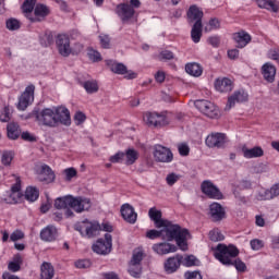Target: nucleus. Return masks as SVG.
Masks as SVG:
<instances>
[{
    "instance_id": "obj_37",
    "label": "nucleus",
    "mask_w": 279,
    "mask_h": 279,
    "mask_svg": "<svg viewBox=\"0 0 279 279\" xmlns=\"http://www.w3.org/2000/svg\"><path fill=\"white\" fill-rule=\"evenodd\" d=\"M24 197L27 202H36L40 197V192L34 186H29L26 189Z\"/></svg>"
},
{
    "instance_id": "obj_44",
    "label": "nucleus",
    "mask_w": 279,
    "mask_h": 279,
    "mask_svg": "<svg viewBox=\"0 0 279 279\" xmlns=\"http://www.w3.org/2000/svg\"><path fill=\"white\" fill-rule=\"evenodd\" d=\"M83 87L85 88L86 93H89V94L97 93V90H99L97 83H95L93 81L84 82Z\"/></svg>"
},
{
    "instance_id": "obj_40",
    "label": "nucleus",
    "mask_w": 279,
    "mask_h": 279,
    "mask_svg": "<svg viewBox=\"0 0 279 279\" xmlns=\"http://www.w3.org/2000/svg\"><path fill=\"white\" fill-rule=\"evenodd\" d=\"M143 119H144V123H146V125L157 128L156 112H150V111L145 112Z\"/></svg>"
},
{
    "instance_id": "obj_52",
    "label": "nucleus",
    "mask_w": 279,
    "mask_h": 279,
    "mask_svg": "<svg viewBox=\"0 0 279 279\" xmlns=\"http://www.w3.org/2000/svg\"><path fill=\"white\" fill-rule=\"evenodd\" d=\"M181 175L180 174H175V173H169L166 177V182L168 184V186H173V184H175V182H178L180 180Z\"/></svg>"
},
{
    "instance_id": "obj_48",
    "label": "nucleus",
    "mask_w": 279,
    "mask_h": 279,
    "mask_svg": "<svg viewBox=\"0 0 279 279\" xmlns=\"http://www.w3.org/2000/svg\"><path fill=\"white\" fill-rule=\"evenodd\" d=\"M221 27V22L217 20V17H214L209 20L208 25L205 26V32H213V29H219Z\"/></svg>"
},
{
    "instance_id": "obj_39",
    "label": "nucleus",
    "mask_w": 279,
    "mask_h": 279,
    "mask_svg": "<svg viewBox=\"0 0 279 279\" xmlns=\"http://www.w3.org/2000/svg\"><path fill=\"white\" fill-rule=\"evenodd\" d=\"M255 197H256V199H258V202H265L267 199H274V197L271 195V191L266 190V189H259Z\"/></svg>"
},
{
    "instance_id": "obj_43",
    "label": "nucleus",
    "mask_w": 279,
    "mask_h": 279,
    "mask_svg": "<svg viewBox=\"0 0 279 279\" xmlns=\"http://www.w3.org/2000/svg\"><path fill=\"white\" fill-rule=\"evenodd\" d=\"M87 56L92 62H101V53L93 48L87 49Z\"/></svg>"
},
{
    "instance_id": "obj_41",
    "label": "nucleus",
    "mask_w": 279,
    "mask_h": 279,
    "mask_svg": "<svg viewBox=\"0 0 279 279\" xmlns=\"http://www.w3.org/2000/svg\"><path fill=\"white\" fill-rule=\"evenodd\" d=\"M181 265L184 267H195L197 265V257L194 255L182 256Z\"/></svg>"
},
{
    "instance_id": "obj_49",
    "label": "nucleus",
    "mask_w": 279,
    "mask_h": 279,
    "mask_svg": "<svg viewBox=\"0 0 279 279\" xmlns=\"http://www.w3.org/2000/svg\"><path fill=\"white\" fill-rule=\"evenodd\" d=\"M53 44V35H51L50 33H46L40 37V45H43V47H49V45Z\"/></svg>"
},
{
    "instance_id": "obj_22",
    "label": "nucleus",
    "mask_w": 279,
    "mask_h": 279,
    "mask_svg": "<svg viewBox=\"0 0 279 279\" xmlns=\"http://www.w3.org/2000/svg\"><path fill=\"white\" fill-rule=\"evenodd\" d=\"M40 239L46 243H52V241H56V239H58V229L53 225L45 227L40 231Z\"/></svg>"
},
{
    "instance_id": "obj_42",
    "label": "nucleus",
    "mask_w": 279,
    "mask_h": 279,
    "mask_svg": "<svg viewBox=\"0 0 279 279\" xmlns=\"http://www.w3.org/2000/svg\"><path fill=\"white\" fill-rule=\"evenodd\" d=\"M13 159L14 155L12 154V151H3L1 155V163L4 165V167H10Z\"/></svg>"
},
{
    "instance_id": "obj_7",
    "label": "nucleus",
    "mask_w": 279,
    "mask_h": 279,
    "mask_svg": "<svg viewBox=\"0 0 279 279\" xmlns=\"http://www.w3.org/2000/svg\"><path fill=\"white\" fill-rule=\"evenodd\" d=\"M145 256V253H143L142 250H135L133 252V256L129 264V274L133 278H141V274L143 271V266L141 263H143V258Z\"/></svg>"
},
{
    "instance_id": "obj_63",
    "label": "nucleus",
    "mask_w": 279,
    "mask_h": 279,
    "mask_svg": "<svg viewBox=\"0 0 279 279\" xmlns=\"http://www.w3.org/2000/svg\"><path fill=\"white\" fill-rule=\"evenodd\" d=\"M178 149L180 156H189V151H191V148H189V145L186 144H179Z\"/></svg>"
},
{
    "instance_id": "obj_6",
    "label": "nucleus",
    "mask_w": 279,
    "mask_h": 279,
    "mask_svg": "<svg viewBox=\"0 0 279 279\" xmlns=\"http://www.w3.org/2000/svg\"><path fill=\"white\" fill-rule=\"evenodd\" d=\"M38 125H45L46 128H56V109L45 108L41 111L35 113Z\"/></svg>"
},
{
    "instance_id": "obj_5",
    "label": "nucleus",
    "mask_w": 279,
    "mask_h": 279,
    "mask_svg": "<svg viewBox=\"0 0 279 279\" xmlns=\"http://www.w3.org/2000/svg\"><path fill=\"white\" fill-rule=\"evenodd\" d=\"M141 8V0H130L129 2H123L117 5L116 12L122 23H130L136 11L134 9Z\"/></svg>"
},
{
    "instance_id": "obj_45",
    "label": "nucleus",
    "mask_w": 279,
    "mask_h": 279,
    "mask_svg": "<svg viewBox=\"0 0 279 279\" xmlns=\"http://www.w3.org/2000/svg\"><path fill=\"white\" fill-rule=\"evenodd\" d=\"M156 122H157V128H165V125H169V119L165 113H158L156 112Z\"/></svg>"
},
{
    "instance_id": "obj_18",
    "label": "nucleus",
    "mask_w": 279,
    "mask_h": 279,
    "mask_svg": "<svg viewBox=\"0 0 279 279\" xmlns=\"http://www.w3.org/2000/svg\"><path fill=\"white\" fill-rule=\"evenodd\" d=\"M121 217L126 221V223H131L134 226L136 223V220L138 219V214L134 210L132 205L130 204H123L120 209Z\"/></svg>"
},
{
    "instance_id": "obj_36",
    "label": "nucleus",
    "mask_w": 279,
    "mask_h": 279,
    "mask_svg": "<svg viewBox=\"0 0 279 279\" xmlns=\"http://www.w3.org/2000/svg\"><path fill=\"white\" fill-rule=\"evenodd\" d=\"M202 23H194L191 31V38L193 43H199L202 40Z\"/></svg>"
},
{
    "instance_id": "obj_21",
    "label": "nucleus",
    "mask_w": 279,
    "mask_h": 279,
    "mask_svg": "<svg viewBox=\"0 0 279 279\" xmlns=\"http://www.w3.org/2000/svg\"><path fill=\"white\" fill-rule=\"evenodd\" d=\"M112 73H117L118 75H125L126 80H136L137 74L136 72L130 70L128 71V66L123 63H112L110 66Z\"/></svg>"
},
{
    "instance_id": "obj_8",
    "label": "nucleus",
    "mask_w": 279,
    "mask_h": 279,
    "mask_svg": "<svg viewBox=\"0 0 279 279\" xmlns=\"http://www.w3.org/2000/svg\"><path fill=\"white\" fill-rule=\"evenodd\" d=\"M194 106L199 112L205 114V117H208L209 119H219V108L215 106V104L208 100H196Z\"/></svg>"
},
{
    "instance_id": "obj_9",
    "label": "nucleus",
    "mask_w": 279,
    "mask_h": 279,
    "mask_svg": "<svg viewBox=\"0 0 279 279\" xmlns=\"http://www.w3.org/2000/svg\"><path fill=\"white\" fill-rule=\"evenodd\" d=\"M201 190L204 195L209 197V199H223V193L210 180H205L201 184Z\"/></svg>"
},
{
    "instance_id": "obj_47",
    "label": "nucleus",
    "mask_w": 279,
    "mask_h": 279,
    "mask_svg": "<svg viewBox=\"0 0 279 279\" xmlns=\"http://www.w3.org/2000/svg\"><path fill=\"white\" fill-rule=\"evenodd\" d=\"M209 239L210 241L214 242H219V241H223V239H226L222 234L221 231L219 229H214L209 232Z\"/></svg>"
},
{
    "instance_id": "obj_35",
    "label": "nucleus",
    "mask_w": 279,
    "mask_h": 279,
    "mask_svg": "<svg viewBox=\"0 0 279 279\" xmlns=\"http://www.w3.org/2000/svg\"><path fill=\"white\" fill-rule=\"evenodd\" d=\"M185 71L186 73H189V75H192L193 77H199L202 73H204L202 65H199L198 63H187L185 65Z\"/></svg>"
},
{
    "instance_id": "obj_56",
    "label": "nucleus",
    "mask_w": 279,
    "mask_h": 279,
    "mask_svg": "<svg viewBox=\"0 0 279 279\" xmlns=\"http://www.w3.org/2000/svg\"><path fill=\"white\" fill-rule=\"evenodd\" d=\"M75 267L77 269H88V267H90V260L80 259V260L75 262Z\"/></svg>"
},
{
    "instance_id": "obj_15",
    "label": "nucleus",
    "mask_w": 279,
    "mask_h": 279,
    "mask_svg": "<svg viewBox=\"0 0 279 279\" xmlns=\"http://www.w3.org/2000/svg\"><path fill=\"white\" fill-rule=\"evenodd\" d=\"M151 250L155 254H158V256H166L167 254H174V252H178V246L169 242H161L154 244Z\"/></svg>"
},
{
    "instance_id": "obj_38",
    "label": "nucleus",
    "mask_w": 279,
    "mask_h": 279,
    "mask_svg": "<svg viewBox=\"0 0 279 279\" xmlns=\"http://www.w3.org/2000/svg\"><path fill=\"white\" fill-rule=\"evenodd\" d=\"M34 8H36V0H25L22 10L26 14V19H29L32 16V12H34Z\"/></svg>"
},
{
    "instance_id": "obj_33",
    "label": "nucleus",
    "mask_w": 279,
    "mask_h": 279,
    "mask_svg": "<svg viewBox=\"0 0 279 279\" xmlns=\"http://www.w3.org/2000/svg\"><path fill=\"white\" fill-rule=\"evenodd\" d=\"M7 134L11 141H16L21 136V126L19 123L11 122L7 126Z\"/></svg>"
},
{
    "instance_id": "obj_51",
    "label": "nucleus",
    "mask_w": 279,
    "mask_h": 279,
    "mask_svg": "<svg viewBox=\"0 0 279 279\" xmlns=\"http://www.w3.org/2000/svg\"><path fill=\"white\" fill-rule=\"evenodd\" d=\"M10 114H11V110L10 107H4L0 113V121L2 123H8V121H10Z\"/></svg>"
},
{
    "instance_id": "obj_53",
    "label": "nucleus",
    "mask_w": 279,
    "mask_h": 279,
    "mask_svg": "<svg viewBox=\"0 0 279 279\" xmlns=\"http://www.w3.org/2000/svg\"><path fill=\"white\" fill-rule=\"evenodd\" d=\"M123 156H124L123 151H119L116 155L111 156L109 160L110 162H113V163L120 162L121 165H124Z\"/></svg>"
},
{
    "instance_id": "obj_10",
    "label": "nucleus",
    "mask_w": 279,
    "mask_h": 279,
    "mask_svg": "<svg viewBox=\"0 0 279 279\" xmlns=\"http://www.w3.org/2000/svg\"><path fill=\"white\" fill-rule=\"evenodd\" d=\"M57 49L63 58L71 56V38L66 34H59L56 39Z\"/></svg>"
},
{
    "instance_id": "obj_50",
    "label": "nucleus",
    "mask_w": 279,
    "mask_h": 279,
    "mask_svg": "<svg viewBox=\"0 0 279 279\" xmlns=\"http://www.w3.org/2000/svg\"><path fill=\"white\" fill-rule=\"evenodd\" d=\"M63 173L65 175L66 182H71L73 178L77 177V170H75V168H66L63 170Z\"/></svg>"
},
{
    "instance_id": "obj_20",
    "label": "nucleus",
    "mask_w": 279,
    "mask_h": 279,
    "mask_svg": "<svg viewBox=\"0 0 279 279\" xmlns=\"http://www.w3.org/2000/svg\"><path fill=\"white\" fill-rule=\"evenodd\" d=\"M37 180L46 184H51L56 180V173L51 170V167L43 165L37 173Z\"/></svg>"
},
{
    "instance_id": "obj_58",
    "label": "nucleus",
    "mask_w": 279,
    "mask_h": 279,
    "mask_svg": "<svg viewBox=\"0 0 279 279\" xmlns=\"http://www.w3.org/2000/svg\"><path fill=\"white\" fill-rule=\"evenodd\" d=\"M74 121L77 125H82V123L86 121V114H84L82 111H77L74 116Z\"/></svg>"
},
{
    "instance_id": "obj_26",
    "label": "nucleus",
    "mask_w": 279,
    "mask_h": 279,
    "mask_svg": "<svg viewBox=\"0 0 279 279\" xmlns=\"http://www.w3.org/2000/svg\"><path fill=\"white\" fill-rule=\"evenodd\" d=\"M242 154L244 156V158H260L262 156H264L265 151L263 150V148H260V146H255L253 148H247L246 146L242 147Z\"/></svg>"
},
{
    "instance_id": "obj_34",
    "label": "nucleus",
    "mask_w": 279,
    "mask_h": 279,
    "mask_svg": "<svg viewBox=\"0 0 279 279\" xmlns=\"http://www.w3.org/2000/svg\"><path fill=\"white\" fill-rule=\"evenodd\" d=\"M92 251L100 256H106V240L104 238L98 239L92 245Z\"/></svg>"
},
{
    "instance_id": "obj_54",
    "label": "nucleus",
    "mask_w": 279,
    "mask_h": 279,
    "mask_svg": "<svg viewBox=\"0 0 279 279\" xmlns=\"http://www.w3.org/2000/svg\"><path fill=\"white\" fill-rule=\"evenodd\" d=\"M159 236H161L162 239V229L160 231L153 229L146 232L147 239L154 240V239H159Z\"/></svg>"
},
{
    "instance_id": "obj_55",
    "label": "nucleus",
    "mask_w": 279,
    "mask_h": 279,
    "mask_svg": "<svg viewBox=\"0 0 279 279\" xmlns=\"http://www.w3.org/2000/svg\"><path fill=\"white\" fill-rule=\"evenodd\" d=\"M21 239H25V233L21 230H15L10 235V240L13 242L21 241Z\"/></svg>"
},
{
    "instance_id": "obj_31",
    "label": "nucleus",
    "mask_w": 279,
    "mask_h": 279,
    "mask_svg": "<svg viewBox=\"0 0 279 279\" xmlns=\"http://www.w3.org/2000/svg\"><path fill=\"white\" fill-rule=\"evenodd\" d=\"M40 271V279H53V276H56V270L51 263L44 262Z\"/></svg>"
},
{
    "instance_id": "obj_1",
    "label": "nucleus",
    "mask_w": 279,
    "mask_h": 279,
    "mask_svg": "<svg viewBox=\"0 0 279 279\" xmlns=\"http://www.w3.org/2000/svg\"><path fill=\"white\" fill-rule=\"evenodd\" d=\"M214 256L217 260H219V263L226 265L227 267L234 265L238 271H245L246 269L245 263L240 259H234L236 256H239V248L235 246L218 244L216 248H214Z\"/></svg>"
},
{
    "instance_id": "obj_29",
    "label": "nucleus",
    "mask_w": 279,
    "mask_h": 279,
    "mask_svg": "<svg viewBox=\"0 0 279 279\" xmlns=\"http://www.w3.org/2000/svg\"><path fill=\"white\" fill-rule=\"evenodd\" d=\"M262 74L266 82H274V80H276V66L271 63H265L262 68Z\"/></svg>"
},
{
    "instance_id": "obj_61",
    "label": "nucleus",
    "mask_w": 279,
    "mask_h": 279,
    "mask_svg": "<svg viewBox=\"0 0 279 279\" xmlns=\"http://www.w3.org/2000/svg\"><path fill=\"white\" fill-rule=\"evenodd\" d=\"M112 252V235L106 234V254H110Z\"/></svg>"
},
{
    "instance_id": "obj_3",
    "label": "nucleus",
    "mask_w": 279,
    "mask_h": 279,
    "mask_svg": "<svg viewBox=\"0 0 279 279\" xmlns=\"http://www.w3.org/2000/svg\"><path fill=\"white\" fill-rule=\"evenodd\" d=\"M90 198L84 196L66 195L54 201V208L62 210L63 208H72L74 213L82 214L90 210Z\"/></svg>"
},
{
    "instance_id": "obj_13",
    "label": "nucleus",
    "mask_w": 279,
    "mask_h": 279,
    "mask_svg": "<svg viewBox=\"0 0 279 279\" xmlns=\"http://www.w3.org/2000/svg\"><path fill=\"white\" fill-rule=\"evenodd\" d=\"M54 119L56 126L58 123L65 125L66 128L71 125V112L66 109V107H54Z\"/></svg>"
},
{
    "instance_id": "obj_28",
    "label": "nucleus",
    "mask_w": 279,
    "mask_h": 279,
    "mask_svg": "<svg viewBox=\"0 0 279 279\" xmlns=\"http://www.w3.org/2000/svg\"><path fill=\"white\" fill-rule=\"evenodd\" d=\"M216 90L219 93H230L233 88L232 81L230 78H218L215 83Z\"/></svg>"
},
{
    "instance_id": "obj_4",
    "label": "nucleus",
    "mask_w": 279,
    "mask_h": 279,
    "mask_svg": "<svg viewBox=\"0 0 279 279\" xmlns=\"http://www.w3.org/2000/svg\"><path fill=\"white\" fill-rule=\"evenodd\" d=\"M74 230L80 232L81 236L84 239H96L99 236L104 230H106V223H99L97 220L85 219L75 223Z\"/></svg>"
},
{
    "instance_id": "obj_19",
    "label": "nucleus",
    "mask_w": 279,
    "mask_h": 279,
    "mask_svg": "<svg viewBox=\"0 0 279 279\" xmlns=\"http://www.w3.org/2000/svg\"><path fill=\"white\" fill-rule=\"evenodd\" d=\"M180 265H182V255L177 254L172 257H169L165 264L163 269L166 274H175L178 269H180Z\"/></svg>"
},
{
    "instance_id": "obj_30",
    "label": "nucleus",
    "mask_w": 279,
    "mask_h": 279,
    "mask_svg": "<svg viewBox=\"0 0 279 279\" xmlns=\"http://www.w3.org/2000/svg\"><path fill=\"white\" fill-rule=\"evenodd\" d=\"M258 8L268 10L269 12H278L279 2L278 0H257Z\"/></svg>"
},
{
    "instance_id": "obj_59",
    "label": "nucleus",
    "mask_w": 279,
    "mask_h": 279,
    "mask_svg": "<svg viewBox=\"0 0 279 279\" xmlns=\"http://www.w3.org/2000/svg\"><path fill=\"white\" fill-rule=\"evenodd\" d=\"M9 271L16 274V271H21V264L19 262H10L8 265Z\"/></svg>"
},
{
    "instance_id": "obj_2",
    "label": "nucleus",
    "mask_w": 279,
    "mask_h": 279,
    "mask_svg": "<svg viewBox=\"0 0 279 279\" xmlns=\"http://www.w3.org/2000/svg\"><path fill=\"white\" fill-rule=\"evenodd\" d=\"M161 228L163 241H175L180 250L183 252L186 251V236H189V230L180 227V225L172 223L169 220Z\"/></svg>"
},
{
    "instance_id": "obj_14",
    "label": "nucleus",
    "mask_w": 279,
    "mask_h": 279,
    "mask_svg": "<svg viewBox=\"0 0 279 279\" xmlns=\"http://www.w3.org/2000/svg\"><path fill=\"white\" fill-rule=\"evenodd\" d=\"M34 90H36V87L34 85H28L24 93L21 95L17 104L19 110H25L32 101H34Z\"/></svg>"
},
{
    "instance_id": "obj_27",
    "label": "nucleus",
    "mask_w": 279,
    "mask_h": 279,
    "mask_svg": "<svg viewBox=\"0 0 279 279\" xmlns=\"http://www.w3.org/2000/svg\"><path fill=\"white\" fill-rule=\"evenodd\" d=\"M148 216L154 221L156 228H162L167 223L168 220L162 219V213L157 210L156 208H150L148 211Z\"/></svg>"
},
{
    "instance_id": "obj_17",
    "label": "nucleus",
    "mask_w": 279,
    "mask_h": 279,
    "mask_svg": "<svg viewBox=\"0 0 279 279\" xmlns=\"http://www.w3.org/2000/svg\"><path fill=\"white\" fill-rule=\"evenodd\" d=\"M205 143L207 147H217V149H221V147L226 145V134L211 133L206 137Z\"/></svg>"
},
{
    "instance_id": "obj_64",
    "label": "nucleus",
    "mask_w": 279,
    "mask_h": 279,
    "mask_svg": "<svg viewBox=\"0 0 279 279\" xmlns=\"http://www.w3.org/2000/svg\"><path fill=\"white\" fill-rule=\"evenodd\" d=\"M186 279H202V274L199 271H187L185 272Z\"/></svg>"
},
{
    "instance_id": "obj_11",
    "label": "nucleus",
    "mask_w": 279,
    "mask_h": 279,
    "mask_svg": "<svg viewBox=\"0 0 279 279\" xmlns=\"http://www.w3.org/2000/svg\"><path fill=\"white\" fill-rule=\"evenodd\" d=\"M154 158L156 162H172L173 153L162 145H156L154 148Z\"/></svg>"
},
{
    "instance_id": "obj_57",
    "label": "nucleus",
    "mask_w": 279,
    "mask_h": 279,
    "mask_svg": "<svg viewBox=\"0 0 279 279\" xmlns=\"http://www.w3.org/2000/svg\"><path fill=\"white\" fill-rule=\"evenodd\" d=\"M264 243L262 240L255 239L251 241V247L252 250H254L255 252H258V250H263L264 247Z\"/></svg>"
},
{
    "instance_id": "obj_16",
    "label": "nucleus",
    "mask_w": 279,
    "mask_h": 279,
    "mask_svg": "<svg viewBox=\"0 0 279 279\" xmlns=\"http://www.w3.org/2000/svg\"><path fill=\"white\" fill-rule=\"evenodd\" d=\"M50 11L49 8L45 4H37L34 9V15H29V21L31 23H40L43 22L45 19H47V16H49Z\"/></svg>"
},
{
    "instance_id": "obj_23",
    "label": "nucleus",
    "mask_w": 279,
    "mask_h": 279,
    "mask_svg": "<svg viewBox=\"0 0 279 279\" xmlns=\"http://www.w3.org/2000/svg\"><path fill=\"white\" fill-rule=\"evenodd\" d=\"M233 40L236 43L238 49H243L252 43V36L247 32L241 31L233 35Z\"/></svg>"
},
{
    "instance_id": "obj_62",
    "label": "nucleus",
    "mask_w": 279,
    "mask_h": 279,
    "mask_svg": "<svg viewBox=\"0 0 279 279\" xmlns=\"http://www.w3.org/2000/svg\"><path fill=\"white\" fill-rule=\"evenodd\" d=\"M174 56L170 50H163L159 54V60H173Z\"/></svg>"
},
{
    "instance_id": "obj_60",
    "label": "nucleus",
    "mask_w": 279,
    "mask_h": 279,
    "mask_svg": "<svg viewBox=\"0 0 279 279\" xmlns=\"http://www.w3.org/2000/svg\"><path fill=\"white\" fill-rule=\"evenodd\" d=\"M20 136L23 141H27L28 143H36V136L32 135L29 132H23Z\"/></svg>"
},
{
    "instance_id": "obj_12",
    "label": "nucleus",
    "mask_w": 279,
    "mask_h": 279,
    "mask_svg": "<svg viewBox=\"0 0 279 279\" xmlns=\"http://www.w3.org/2000/svg\"><path fill=\"white\" fill-rule=\"evenodd\" d=\"M250 95L243 89L235 90L231 96H229L225 110H232L236 104H243L247 101Z\"/></svg>"
},
{
    "instance_id": "obj_46",
    "label": "nucleus",
    "mask_w": 279,
    "mask_h": 279,
    "mask_svg": "<svg viewBox=\"0 0 279 279\" xmlns=\"http://www.w3.org/2000/svg\"><path fill=\"white\" fill-rule=\"evenodd\" d=\"M7 29H10V32H16V29H21V22L16 19H9L7 21Z\"/></svg>"
},
{
    "instance_id": "obj_24",
    "label": "nucleus",
    "mask_w": 279,
    "mask_h": 279,
    "mask_svg": "<svg viewBox=\"0 0 279 279\" xmlns=\"http://www.w3.org/2000/svg\"><path fill=\"white\" fill-rule=\"evenodd\" d=\"M209 215L213 221H221V219L226 218V210L219 203H213L209 206Z\"/></svg>"
},
{
    "instance_id": "obj_25",
    "label": "nucleus",
    "mask_w": 279,
    "mask_h": 279,
    "mask_svg": "<svg viewBox=\"0 0 279 279\" xmlns=\"http://www.w3.org/2000/svg\"><path fill=\"white\" fill-rule=\"evenodd\" d=\"M202 19H204V11H202L197 5H191L187 10L189 23H202Z\"/></svg>"
},
{
    "instance_id": "obj_32",
    "label": "nucleus",
    "mask_w": 279,
    "mask_h": 279,
    "mask_svg": "<svg viewBox=\"0 0 279 279\" xmlns=\"http://www.w3.org/2000/svg\"><path fill=\"white\" fill-rule=\"evenodd\" d=\"M123 154L124 165L126 167H131V165H134L138 160V153L134 148H128Z\"/></svg>"
}]
</instances>
